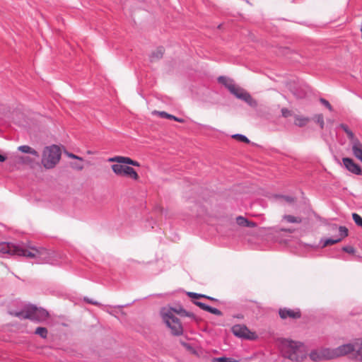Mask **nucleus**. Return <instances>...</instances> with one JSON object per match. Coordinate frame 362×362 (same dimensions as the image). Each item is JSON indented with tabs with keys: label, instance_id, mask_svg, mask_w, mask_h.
Here are the masks:
<instances>
[{
	"label": "nucleus",
	"instance_id": "1",
	"mask_svg": "<svg viewBox=\"0 0 362 362\" xmlns=\"http://www.w3.org/2000/svg\"><path fill=\"white\" fill-rule=\"evenodd\" d=\"M0 253L34 258L36 264H52V253L48 250L35 247H26L23 243H0Z\"/></svg>",
	"mask_w": 362,
	"mask_h": 362
},
{
	"label": "nucleus",
	"instance_id": "2",
	"mask_svg": "<svg viewBox=\"0 0 362 362\" xmlns=\"http://www.w3.org/2000/svg\"><path fill=\"white\" fill-rule=\"evenodd\" d=\"M281 350L283 356L293 361H300L306 356L304 344L288 339L281 341Z\"/></svg>",
	"mask_w": 362,
	"mask_h": 362
},
{
	"label": "nucleus",
	"instance_id": "3",
	"mask_svg": "<svg viewBox=\"0 0 362 362\" xmlns=\"http://www.w3.org/2000/svg\"><path fill=\"white\" fill-rule=\"evenodd\" d=\"M61 150L57 145L46 146L43 151L42 163L47 169L53 168L59 161Z\"/></svg>",
	"mask_w": 362,
	"mask_h": 362
},
{
	"label": "nucleus",
	"instance_id": "4",
	"mask_svg": "<svg viewBox=\"0 0 362 362\" xmlns=\"http://www.w3.org/2000/svg\"><path fill=\"white\" fill-rule=\"evenodd\" d=\"M175 310L173 309L162 311L163 319L170 329L171 333L175 336H180L182 334L183 329L179 319L175 316Z\"/></svg>",
	"mask_w": 362,
	"mask_h": 362
},
{
	"label": "nucleus",
	"instance_id": "5",
	"mask_svg": "<svg viewBox=\"0 0 362 362\" xmlns=\"http://www.w3.org/2000/svg\"><path fill=\"white\" fill-rule=\"evenodd\" d=\"M339 127L346 134L351 145V150L354 156L362 162V143L355 137L353 132L345 124H340Z\"/></svg>",
	"mask_w": 362,
	"mask_h": 362
},
{
	"label": "nucleus",
	"instance_id": "6",
	"mask_svg": "<svg viewBox=\"0 0 362 362\" xmlns=\"http://www.w3.org/2000/svg\"><path fill=\"white\" fill-rule=\"evenodd\" d=\"M48 316L49 313L45 309L34 305H28L25 306V315L23 317H28L32 321L40 322L46 320Z\"/></svg>",
	"mask_w": 362,
	"mask_h": 362
},
{
	"label": "nucleus",
	"instance_id": "7",
	"mask_svg": "<svg viewBox=\"0 0 362 362\" xmlns=\"http://www.w3.org/2000/svg\"><path fill=\"white\" fill-rule=\"evenodd\" d=\"M355 351L354 342L344 344L334 349H330L332 359L344 356Z\"/></svg>",
	"mask_w": 362,
	"mask_h": 362
},
{
	"label": "nucleus",
	"instance_id": "8",
	"mask_svg": "<svg viewBox=\"0 0 362 362\" xmlns=\"http://www.w3.org/2000/svg\"><path fill=\"white\" fill-rule=\"evenodd\" d=\"M310 358L315 362L331 360L332 356L330 348H322L320 349H314L309 354Z\"/></svg>",
	"mask_w": 362,
	"mask_h": 362
},
{
	"label": "nucleus",
	"instance_id": "9",
	"mask_svg": "<svg viewBox=\"0 0 362 362\" xmlns=\"http://www.w3.org/2000/svg\"><path fill=\"white\" fill-rule=\"evenodd\" d=\"M339 235L337 237L329 238L325 240H322V247H325L329 245H333L340 242L343 238L348 236L349 230L346 226H339L338 228Z\"/></svg>",
	"mask_w": 362,
	"mask_h": 362
},
{
	"label": "nucleus",
	"instance_id": "10",
	"mask_svg": "<svg viewBox=\"0 0 362 362\" xmlns=\"http://www.w3.org/2000/svg\"><path fill=\"white\" fill-rule=\"evenodd\" d=\"M286 88L289 90H307L308 85L298 78L293 77L286 82Z\"/></svg>",
	"mask_w": 362,
	"mask_h": 362
},
{
	"label": "nucleus",
	"instance_id": "11",
	"mask_svg": "<svg viewBox=\"0 0 362 362\" xmlns=\"http://www.w3.org/2000/svg\"><path fill=\"white\" fill-rule=\"evenodd\" d=\"M233 334L240 338L251 339L250 331L243 325H235L231 328Z\"/></svg>",
	"mask_w": 362,
	"mask_h": 362
},
{
	"label": "nucleus",
	"instance_id": "12",
	"mask_svg": "<svg viewBox=\"0 0 362 362\" xmlns=\"http://www.w3.org/2000/svg\"><path fill=\"white\" fill-rule=\"evenodd\" d=\"M342 161L344 167L349 171L357 175L361 174V167L357 163H356L353 159L350 158H344Z\"/></svg>",
	"mask_w": 362,
	"mask_h": 362
},
{
	"label": "nucleus",
	"instance_id": "13",
	"mask_svg": "<svg viewBox=\"0 0 362 362\" xmlns=\"http://www.w3.org/2000/svg\"><path fill=\"white\" fill-rule=\"evenodd\" d=\"M236 98L245 101L251 107H256L257 102L252 98L249 92H230Z\"/></svg>",
	"mask_w": 362,
	"mask_h": 362
},
{
	"label": "nucleus",
	"instance_id": "14",
	"mask_svg": "<svg viewBox=\"0 0 362 362\" xmlns=\"http://www.w3.org/2000/svg\"><path fill=\"white\" fill-rule=\"evenodd\" d=\"M218 81L227 88L228 90H240L235 81L230 78L221 76L218 78Z\"/></svg>",
	"mask_w": 362,
	"mask_h": 362
},
{
	"label": "nucleus",
	"instance_id": "15",
	"mask_svg": "<svg viewBox=\"0 0 362 362\" xmlns=\"http://www.w3.org/2000/svg\"><path fill=\"white\" fill-rule=\"evenodd\" d=\"M279 313L282 319H286L287 317L297 319L300 317V312L298 309L291 310L287 308H281L279 309Z\"/></svg>",
	"mask_w": 362,
	"mask_h": 362
},
{
	"label": "nucleus",
	"instance_id": "16",
	"mask_svg": "<svg viewBox=\"0 0 362 362\" xmlns=\"http://www.w3.org/2000/svg\"><path fill=\"white\" fill-rule=\"evenodd\" d=\"M355 354L354 358L356 361L362 362V339H357L354 341Z\"/></svg>",
	"mask_w": 362,
	"mask_h": 362
},
{
	"label": "nucleus",
	"instance_id": "17",
	"mask_svg": "<svg viewBox=\"0 0 362 362\" xmlns=\"http://www.w3.org/2000/svg\"><path fill=\"white\" fill-rule=\"evenodd\" d=\"M153 115H159L162 118H166L170 119H173L175 121L179 122H183L184 119L181 118H178L173 115L168 114L166 112L164 111H153Z\"/></svg>",
	"mask_w": 362,
	"mask_h": 362
},
{
	"label": "nucleus",
	"instance_id": "18",
	"mask_svg": "<svg viewBox=\"0 0 362 362\" xmlns=\"http://www.w3.org/2000/svg\"><path fill=\"white\" fill-rule=\"evenodd\" d=\"M18 150L22 153H29L35 157H39L38 152L37 151H35V149L32 148L30 146H27V145H23V146H18Z\"/></svg>",
	"mask_w": 362,
	"mask_h": 362
},
{
	"label": "nucleus",
	"instance_id": "19",
	"mask_svg": "<svg viewBox=\"0 0 362 362\" xmlns=\"http://www.w3.org/2000/svg\"><path fill=\"white\" fill-rule=\"evenodd\" d=\"M122 164V163H117V164H113L112 165V170L117 175L124 176V171L126 170L125 169L127 165H123Z\"/></svg>",
	"mask_w": 362,
	"mask_h": 362
},
{
	"label": "nucleus",
	"instance_id": "20",
	"mask_svg": "<svg viewBox=\"0 0 362 362\" xmlns=\"http://www.w3.org/2000/svg\"><path fill=\"white\" fill-rule=\"evenodd\" d=\"M295 121L294 124L298 127H305L308 122L310 121V119L307 117H303L299 115H295Z\"/></svg>",
	"mask_w": 362,
	"mask_h": 362
},
{
	"label": "nucleus",
	"instance_id": "21",
	"mask_svg": "<svg viewBox=\"0 0 362 362\" xmlns=\"http://www.w3.org/2000/svg\"><path fill=\"white\" fill-rule=\"evenodd\" d=\"M283 221L290 223H300L302 222V218L300 216H294L292 215H284Z\"/></svg>",
	"mask_w": 362,
	"mask_h": 362
},
{
	"label": "nucleus",
	"instance_id": "22",
	"mask_svg": "<svg viewBox=\"0 0 362 362\" xmlns=\"http://www.w3.org/2000/svg\"><path fill=\"white\" fill-rule=\"evenodd\" d=\"M125 170L124 176L130 177L134 180H138L139 175L133 168L127 165Z\"/></svg>",
	"mask_w": 362,
	"mask_h": 362
},
{
	"label": "nucleus",
	"instance_id": "23",
	"mask_svg": "<svg viewBox=\"0 0 362 362\" xmlns=\"http://www.w3.org/2000/svg\"><path fill=\"white\" fill-rule=\"evenodd\" d=\"M164 52L163 47H158L155 52H152L150 56L151 61L153 62L154 60L159 59L162 58Z\"/></svg>",
	"mask_w": 362,
	"mask_h": 362
},
{
	"label": "nucleus",
	"instance_id": "24",
	"mask_svg": "<svg viewBox=\"0 0 362 362\" xmlns=\"http://www.w3.org/2000/svg\"><path fill=\"white\" fill-rule=\"evenodd\" d=\"M120 163L131 165L133 166H140L139 162L131 159L129 157L121 156Z\"/></svg>",
	"mask_w": 362,
	"mask_h": 362
},
{
	"label": "nucleus",
	"instance_id": "25",
	"mask_svg": "<svg viewBox=\"0 0 362 362\" xmlns=\"http://www.w3.org/2000/svg\"><path fill=\"white\" fill-rule=\"evenodd\" d=\"M313 119L314 122L319 124L320 127L322 129L325 127L324 117L322 114H317L313 116Z\"/></svg>",
	"mask_w": 362,
	"mask_h": 362
},
{
	"label": "nucleus",
	"instance_id": "26",
	"mask_svg": "<svg viewBox=\"0 0 362 362\" xmlns=\"http://www.w3.org/2000/svg\"><path fill=\"white\" fill-rule=\"evenodd\" d=\"M187 295L189 297L192 298H207L209 300H214V301H216L217 300V299H216V298H214L213 297L208 296H206L204 294H199V293H194V292H188Z\"/></svg>",
	"mask_w": 362,
	"mask_h": 362
},
{
	"label": "nucleus",
	"instance_id": "27",
	"mask_svg": "<svg viewBox=\"0 0 362 362\" xmlns=\"http://www.w3.org/2000/svg\"><path fill=\"white\" fill-rule=\"evenodd\" d=\"M35 333L39 336H40L42 339H45L47 337V329L45 327H38Z\"/></svg>",
	"mask_w": 362,
	"mask_h": 362
},
{
	"label": "nucleus",
	"instance_id": "28",
	"mask_svg": "<svg viewBox=\"0 0 362 362\" xmlns=\"http://www.w3.org/2000/svg\"><path fill=\"white\" fill-rule=\"evenodd\" d=\"M232 137L234 139H237L238 140H239L240 141H242V142H245L247 144L250 143V140L248 139V138L243 134H235L233 135Z\"/></svg>",
	"mask_w": 362,
	"mask_h": 362
},
{
	"label": "nucleus",
	"instance_id": "29",
	"mask_svg": "<svg viewBox=\"0 0 362 362\" xmlns=\"http://www.w3.org/2000/svg\"><path fill=\"white\" fill-rule=\"evenodd\" d=\"M236 223L239 226H246V225L249 224V221L245 217L240 216L236 218Z\"/></svg>",
	"mask_w": 362,
	"mask_h": 362
},
{
	"label": "nucleus",
	"instance_id": "30",
	"mask_svg": "<svg viewBox=\"0 0 362 362\" xmlns=\"http://www.w3.org/2000/svg\"><path fill=\"white\" fill-rule=\"evenodd\" d=\"M352 218L356 225L362 227V217L360 215L356 213H353Z\"/></svg>",
	"mask_w": 362,
	"mask_h": 362
},
{
	"label": "nucleus",
	"instance_id": "31",
	"mask_svg": "<svg viewBox=\"0 0 362 362\" xmlns=\"http://www.w3.org/2000/svg\"><path fill=\"white\" fill-rule=\"evenodd\" d=\"M213 361L216 362H238L236 360L232 358H227V357H219V358H214Z\"/></svg>",
	"mask_w": 362,
	"mask_h": 362
},
{
	"label": "nucleus",
	"instance_id": "32",
	"mask_svg": "<svg viewBox=\"0 0 362 362\" xmlns=\"http://www.w3.org/2000/svg\"><path fill=\"white\" fill-rule=\"evenodd\" d=\"M206 311L210 313H211V314L217 315V316H221L222 315V312L220 310H218V308L211 307L210 305L207 308Z\"/></svg>",
	"mask_w": 362,
	"mask_h": 362
},
{
	"label": "nucleus",
	"instance_id": "33",
	"mask_svg": "<svg viewBox=\"0 0 362 362\" xmlns=\"http://www.w3.org/2000/svg\"><path fill=\"white\" fill-rule=\"evenodd\" d=\"M281 112L282 117L285 118L293 116V112L286 107L282 108Z\"/></svg>",
	"mask_w": 362,
	"mask_h": 362
},
{
	"label": "nucleus",
	"instance_id": "34",
	"mask_svg": "<svg viewBox=\"0 0 362 362\" xmlns=\"http://www.w3.org/2000/svg\"><path fill=\"white\" fill-rule=\"evenodd\" d=\"M176 313H180L182 315L194 317V315L192 313H189L185 310L180 309L179 311L175 310Z\"/></svg>",
	"mask_w": 362,
	"mask_h": 362
},
{
	"label": "nucleus",
	"instance_id": "35",
	"mask_svg": "<svg viewBox=\"0 0 362 362\" xmlns=\"http://www.w3.org/2000/svg\"><path fill=\"white\" fill-rule=\"evenodd\" d=\"M194 304L204 311H206L207 308L209 306V305H206V303L200 302V301H195Z\"/></svg>",
	"mask_w": 362,
	"mask_h": 362
},
{
	"label": "nucleus",
	"instance_id": "36",
	"mask_svg": "<svg viewBox=\"0 0 362 362\" xmlns=\"http://www.w3.org/2000/svg\"><path fill=\"white\" fill-rule=\"evenodd\" d=\"M276 197L284 199L286 202L291 203L294 201V198L289 196L276 195Z\"/></svg>",
	"mask_w": 362,
	"mask_h": 362
},
{
	"label": "nucleus",
	"instance_id": "37",
	"mask_svg": "<svg viewBox=\"0 0 362 362\" xmlns=\"http://www.w3.org/2000/svg\"><path fill=\"white\" fill-rule=\"evenodd\" d=\"M342 250L349 254H354L355 252V249L352 246H344L342 247Z\"/></svg>",
	"mask_w": 362,
	"mask_h": 362
},
{
	"label": "nucleus",
	"instance_id": "38",
	"mask_svg": "<svg viewBox=\"0 0 362 362\" xmlns=\"http://www.w3.org/2000/svg\"><path fill=\"white\" fill-rule=\"evenodd\" d=\"M14 315L20 319H28V317H23V316L25 315V308L24 309L23 311L16 312L14 313Z\"/></svg>",
	"mask_w": 362,
	"mask_h": 362
},
{
	"label": "nucleus",
	"instance_id": "39",
	"mask_svg": "<svg viewBox=\"0 0 362 362\" xmlns=\"http://www.w3.org/2000/svg\"><path fill=\"white\" fill-rule=\"evenodd\" d=\"M320 102L326 107H327L330 111L332 110V105H330V103H329V101H327V100L324 99V98H320Z\"/></svg>",
	"mask_w": 362,
	"mask_h": 362
},
{
	"label": "nucleus",
	"instance_id": "40",
	"mask_svg": "<svg viewBox=\"0 0 362 362\" xmlns=\"http://www.w3.org/2000/svg\"><path fill=\"white\" fill-rule=\"evenodd\" d=\"M120 160H121V156H114V157L110 158L108 159V161L109 162H117L118 163H120Z\"/></svg>",
	"mask_w": 362,
	"mask_h": 362
},
{
	"label": "nucleus",
	"instance_id": "41",
	"mask_svg": "<svg viewBox=\"0 0 362 362\" xmlns=\"http://www.w3.org/2000/svg\"><path fill=\"white\" fill-rule=\"evenodd\" d=\"M68 156L69 158H75V159H78V160H82V158L78 156H76L73 153H68Z\"/></svg>",
	"mask_w": 362,
	"mask_h": 362
},
{
	"label": "nucleus",
	"instance_id": "42",
	"mask_svg": "<svg viewBox=\"0 0 362 362\" xmlns=\"http://www.w3.org/2000/svg\"><path fill=\"white\" fill-rule=\"evenodd\" d=\"M85 300L90 304H93V305H100V303L98 302L93 300H89L88 298H85Z\"/></svg>",
	"mask_w": 362,
	"mask_h": 362
},
{
	"label": "nucleus",
	"instance_id": "43",
	"mask_svg": "<svg viewBox=\"0 0 362 362\" xmlns=\"http://www.w3.org/2000/svg\"><path fill=\"white\" fill-rule=\"evenodd\" d=\"M293 95L296 97V98H301L303 97L301 95H303L305 92H300V91H298V92H293Z\"/></svg>",
	"mask_w": 362,
	"mask_h": 362
},
{
	"label": "nucleus",
	"instance_id": "44",
	"mask_svg": "<svg viewBox=\"0 0 362 362\" xmlns=\"http://www.w3.org/2000/svg\"><path fill=\"white\" fill-rule=\"evenodd\" d=\"M279 230L281 231L288 232V233H293L294 231L293 229H291V228H281Z\"/></svg>",
	"mask_w": 362,
	"mask_h": 362
},
{
	"label": "nucleus",
	"instance_id": "45",
	"mask_svg": "<svg viewBox=\"0 0 362 362\" xmlns=\"http://www.w3.org/2000/svg\"><path fill=\"white\" fill-rule=\"evenodd\" d=\"M256 226V223L252 221H249V224L246 225V227L254 228Z\"/></svg>",
	"mask_w": 362,
	"mask_h": 362
},
{
	"label": "nucleus",
	"instance_id": "46",
	"mask_svg": "<svg viewBox=\"0 0 362 362\" xmlns=\"http://www.w3.org/2000/svg\"><path fill=\"white\" fill-rule=\"evenodd\" d=\"M6 156L0 154V162H4L6 160Z\"/></svg>",
	"mask_w": 362,
	"mask_h": 362
},
{
	"label": "nucleus",
	"instance_id": "47",
	"mask_svg": "<svg viewBox=\"0 0 362 362\" xmlns=\"http://www.w3.org/2000/svg\"><path fill=\"white\" fill-rule=\"evenodd\" d=\"M77 170H82L83 169V165H76L75 167H74Z\"/></svg>",
	"mask_w": 362,
	"mask_h": 362
},
{
	"label": "nucleus",
	"instance_id": "48",
	"mask_svg": "<svg viewBox=\"0 0 362 362\" xmlns=\"http://www.w3.org/2000/svg\"><path fill=\"white\" fill-rule=\"evenodd\" d=\"M327 121L328 123H330V124H332V123H333V120H332V119H327Z\"/></svg>",
	"mask_w": 362,
	"mask_h": 362
},
{
	"label": "nucleus",
	"instance_id": "49",
	"mask_svg": "<svg viewBox=\"0 0 362 362\" xmlns=\"http://www.w3.org/2000/svg\"><path fill=\"white\" fill-rule=\"evenodd\" d=\"M215 95H218L220 92H218V91H216V92H212Z\"/></svg>",
	"mask_w": 362,
	"mask_h": 362
},
{
	"label": "nucleus",
	"instance_id": "50",
	"mask_svg": "<svg viewBox=\"0 0 362 362\" xmlns=\"http://www.w3.org/2000/svg\"><path fill=\"white\" fill-rule=\"evenodd\" d=\"M124 305H118V308H123Z\"/></svg>",
	"mask_w": 362,
	"mask_h": 362
},
{
	"label": "nucleus",
	"instance_id": "51",
	"mask_svg": "<svg viewBox=\"0 0 362 362\" xmlns=\"http://www.w3.org/2000/svg\"><path fill=\"white\" fill-rule=\"evenodd\" d=\"M334 228L337 229V226L336 225H334Z\"/></svg>",
	"mask_w": 362,
	"mask_h": 362
}]
</instances>
